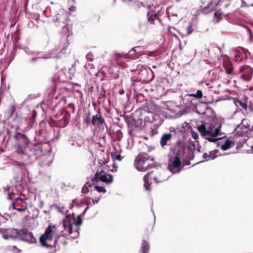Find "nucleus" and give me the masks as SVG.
I'll return each mask as SVG.
<instances>
[{"label": "nucleus", "mask_w": 253, "mask_h": 253, "mask_svg": "<svg viewBox=\"0 0 253 253\" xmlns=\"http://www.w3.org/2000/svg\"><path fill=\"white\" fill-rule=\"evenodd\" d=\"M69 9L70 11L75 10V7H74V6H71L69 8Z\"/></svg>", "instance_id": "55"}, {"label": "nucleus", "mask_w": 253, "mask_h": 253, "mask_svg": "<svg viewBox=\"0 0 253 253\" xmlns=\"http://www.w3.org/2000/svg\"><path fill=\"white\" fill-rule=\"evenodd\" d=\"M83 204H84L85 205H86L87 206H88V202L87 201H85L84 202V203H81V204H80V205L81 206V205H83Z\"/></svg>", "instance_id": "52"}, {"label": "nucleus", "mask_w": 253, "mask_h": 253, "mask_svg": "<svg viewBox=\"0 0 253 253\" xmlns=\"http://www.w3.org/2000/svg\"><path fill=\"white\" fill-rule=\"evenodd\" d=\"M169 132L168 133L172 134V136L173 135H175L176 132V130L175 128L174 127H172V126H171L169 128Z\"/></svg>", "instance_id": "35"}, {"label": "nucleus", "mask_w": 253, "mask_h": 253, "mask_svg": "<svg viewBox=\"0 0 253 253\" xmlns=\"http://www.w3.org/2000/svg\"><path fill=\"white\" fill-rule=\"evenodd\" d=\"M18 47L28 55H32L36 53L35 51L31 50L28 47L25 45H18Z\"/></svg>", "instance_id": "26"}, {"label": "nucleus", "mask_w": 253, "mask_h": 253, "mask_svg": "<svg viewBox=\"0 0 253 253\" xmlns=\"http://www.w3.org/2000/svg\"><path fill=\"white\" fill-rule=\"evenodd\" d=\"M8 198L9 199H11L12 198L11 197L10 194L9 193H8Z\"/></svg>", "instance_id": "58"}, {"label": "nucleus", "mask_w": 253, "mask_h": 253, "mask_svg": "<svg viewBox=\"0 0 253 253\" xmlns=\"http://www.w3.org/2000/svg\"><path fill=\"white\" fill-rule=\"evenodd\" d=\"M64 209V207H59L58 211L60 212H64V211H63Z\"/></svg>", "instance_id": "51"}, {"label": "nucleus", "mask_w": 253, "mask_h": 253, "mask_svg": "<svg viewBox=\"0 0 253 253\" xmlns=\"http://www.w3.org/2000/svg\"><path fill=\"white\" fill-rule=\"evenodd\" d=\"M249 108L251 111H253V104L249 105Z\"/></svg>", "instance_id": "56"}, {"label": "nucleus", "mask_w": 253, "mask_h": 253, "mask_svg": "<svg viewBox=\"0 0 253 253\" xmlns=\"http://www.w3.org/2000/svg\"><path fill=\"white\" fill-rule=\"evenodd\" d=\"M232 144H233L232 141L229 140V139H226L224 142H220V143L217 144V146L219 147L222 150L225 151L231 147Z\"/></svg>", "instance_id": "18"}, {"label": "nucleus", "mask_w": 253, "mask_h": 253, "mask_svg": "<svg viewBox=\"0 0 253 253\" xmlns=\"http://www.w3.org/2000/svg\"><path fill=\"white\" fill-rule=\"evenodd\" d=\"M193 31V24L191 22L189 23V25L187 27L186 29V34L189 35L191 34Z\"/></svg>", "instance_id": "29"}, {"label": "nucleus", "mask_w": 253, "mask_h": 253, "mask_svg": "<svg viewBox=\"0 0 253 253\" xmlns=\"http://www.w3.org/2000/svg\"><path fill=\"white\" fill-rule=\"evenodd\" d=\"M218 152L217 150H214L209 152V153H205L203 155V158L206 161L213 160L218 156Z\"/></svg>", "instance_id": "17"}, {"label": "nucleus", "mask_w": 253, "mask_h": 253, "mask_svg": "<svg viewBox=\"0 0 253 253\" xmlns=\"http://www.w3.org/2000/svg\"><path fill=\"white\" fill-rule=\"evenodd\" d=\"M248 32H249V33L250 34V39H251L252 38V33H251V30L250 29H248Z\"/></svg>", "instance_id": "54"}, {"label": "nucleus", "mask_w": 253, "mask_h": 253, "mask_svg": "<svg viewBox=\"0 0 253 253\" xmlns=\"http://www.w3.org/2000/svg\"><path fill=\"white\" fill-rule=\"evenodd\" d=\"M68 17V13L64 10H60L58 13L55 15L53 21L55 25L57 27H61L64 29H67L68 27H67V19Z\"/></svg>", "instance_id": "9"}, {"label": "nucleus", "mask_w": 253, "mask_h": 253, "mask_svg": "<svg viewBox=\"0 0 253 253\" xmlns=\"http://www.w3.org/2000/svg\"><path fill=\"white\" fill-rule=\"evenodd\" d=\"M240 127L241 128L243 129V128H248L249 127V126L248 125H245L243 124L240 125Z\"/></svg>", "instance_id": "44"}, {"label": "nucleus", "mask_w": 253, "mask_h": 253, "mask_svg": "<svg viewBox=\"0 0 253 253\" xmlns=\"http://www.w3.org/2000/svg\"><path fill=\"white\" fill-rule=\"evenodd\" d=\"M27 198H21L17 197L15 199L12 204V208L19 211H23L27 209V204L26 201Z\"/></svg>", "instance_id": "12"}, {"label": "nucleus", "mask_w": 253, "mask_h": 253, "mask_svg": "<svg viewBox=\"0 0 253 253\" xmlns=\"http://www.w3.org/2000/svg\"><path fill=\"white\" fill-rule=\"evenodd\" d=\"M154 119H153V117H152V120H150L149 118L148 117H145V120H144V121L145 122H152V121H153Z\"/></svg>", "instance_id": "42"}, {"label": "nucleus", "mask_w": 253, "mask_h": 253, "mask_svg": "<svg viewBox=\"0 0 253 253\" xmlns=\"http://www.w3.org/2000/svg\"><path fill=\"white\" fill-rule=\"evenodd\" d=\"M92 56V54L90 53H89L86 55V58L88 61H92V60H93Z\"/></svg>", "instance_id": "40"}, {"label": "nucleus", "mask_w": 253, "mask_h": 253, "mask_svg": "<svg viewBox=\"0 0 253 253\" xmlns=\"http://www.w3.org/2000/svg\"><path fill=\"white\" fill-rule=\"evenodd\" d=\"M91 122L93 126H96L97 127H101L105 123L104 119L102 117L100 111L98 112L97 114L92 116Z\"/></svg>", "instance_id": "16"}, {"label": "nucleus", "mask_w": 253, "mask_h": 253, "mask_svg": "<svg viewBox=\"0 0 253 253\" xmlns=\"http://www.w3.org/2000/svg\"><path fill=\"white\" fill-rule=\"evenodd\" d=\"M251 6H253V3L251 5Z\"/></svg>", "instance_id": "63"}, {"label": "nucleus", "mask_w": 253, "mask_h": 253, "mask_svg": "<svg viewBox=\"0 0 253 253\" xmlns=\"http://www.w3.org/2000/svg\"><path fill=\"white\" fill-rule=\"evenodd\" d=\"M147 16L148 21L151 23H154V21L158 18L157 14L152 11L151 10L147 11Z\"/></svg>", "instance_id": "21"}, {"label": "nucleus", "mask_w": 253, "mask_h": 253, "mask_svg": "<svg viewBox=\"0 0 253 253\" xmlns=\"http://www.w3.org/2000/svg\"><path fill=\"white\" fill-rule=\"evenodd\" d=\"M68 107L69 108L71 109L73 112H74L75 110V107L74 106V104L72 103H70L68 104Z\"/></svg>", "instance_id": "38"}, {"label": "nucleus", "mask_w": 253, "mask_h": 253, "mask_svg": "<svg viewBox=\"0 0 253 253\" xmlns=\"http://www.w3.org/2000/svg\"><path fill=\"white\" fill-rule=\"evenodd\" d=\"M0 234L2 235V237L5 240L9 239H15L18 238L21 240L30 243H35L36 242V239L33 235L32 233L28 232L25 228L19 230L15 229H6L0 228Z\"/></svg>", "instance_id": "2"}, {"label": "nucleus", "mask_w": 253, "mask_h": 253, "mask_svg": "<svg viewBox=\"0 0 253 253\" xmlns=\"http://www.w3.org/2000/svg\"><path fill=\"white\" fill-rule=\"evenodd\" d=\"M43 204V202L42 201L41 202V207H42V206Z\"/></svg>", "instance_id": "60"}, {"label": "nucleus", "mask_w": 253, "mask_h": 253, "mask_svg": "<svg viewBox=\"0 0 253 253\" xmlns=\"http://www.w3.org/2000/svg\"><path fill=\"white\" fill-rule=\"evenodd\" d=\"M27 147L26 144L18 143L16 146V152L19 155V165L26 169V166L31 163V157L27 154Z\"/></svg>", "instance_id": "6"}, {"label": "nucleus", "mask_w": 253, "mask_h": 253, "mask_svg": "<svg viewBox=\"0 0 253 253\" xmlns=\"http://www.w3.org/2000/svg\"><path fill=\"white\" fill-rule=\"evenodd\" d=\"M89 191V189H87L86 191L84 192V193H86L87 192Z\"/></svg>", "instance_id": "61"}, {"label": "nucleus", "mask_w": 253, "mask_h": 253, "mask_svg": "<svg viewBox=\"0 0 253 253\" xmlns=\"http://www.w3.org/2000/svg\"><path fill=\"white\" fill-rule=\"evenodd\" d=\"M123 159V157L121 156V155H117L115 157V159L117 160H118L119 161H121Z\"/></svg>", "instance_id": "41"}, {"label": "nucleus", "mask_w": 253, "mask_h": 253, "mask_svg": "<svg viewBox=\"0 0 253 253\" xmlns=\"http://www.w3.org/2000/svg\"><path fill=\"white\" fill-rule=\"evenodd\" d=\"M153 78L151 79H148L147 78H143V79H141V80H142L143 81H151L152 80Z\"/></svg>", "instance_id": "50"}, {"label": "nucleus", "mask_w": 253, "mask_h": 253, "mask_svg": "<svg viewBox=\"0 0 253 253\" xmlns=\"http://www.w3.org/2000/svg\"><path fill=\"white\" fill-rule=\"evenodd\" d=\"M93 182H97L101 181L106 183H111L113 180V178L112 175L108 174L104 170H101L100 172L97 171L93 177L92 178Z\"/></svg>", "instance_id": "10"}, {"label": "nucleus", "mask_w": 253, "mask_h": 253, "mask_svg": "<svg viewBox=\"0 0 253 253\" xmlns=\"http://www.w3.org/2000/svg\"><path fill=\"white\" fill-rule=\"evenodd\" d=\"M99 201V198H97V199H93L92 203L93 204H96L98 203Z\"/></svg>", "instance_id": "47"}, {"label": "nucleus", "mask_w": 253, "mask_h": 253, "mask_svg": "<svg viewBox=\"0 0 253 253\" xmlns=\"http://www.w3.org/2000/svg\"><path fill=\"white\" fill-rule=\"evenodd\" d=\"M142 75H147L148 74V71L146 70H143L141 71Z\"/></svg>", "instance_id": "48"}, {"label": "nucleus", "mask_w": 253, "mask_h": 253, "mask_svg": "<svg viewBox=\"0 0 253 253\" xmlns=\"http://www.w3.org/2000/svg\"><path fill=\"white\" fill-rule=\"evenodd\" d=\"M249 6H250V5L249 4H248L247 3V2L246 1H245V0H242L241 1V7H249Z\"/></svg>", "instance_id": "39"}, {"label": "nucleus", "mask_w": 253, "mask_h": 253, "mask_svg": "<svg viewBox=\"0 0 253 253\" xmlns=\"http://www.w3.org/2000/svg\"><path fill=\"white\" fill-rule=\"evenodd\" d=\"M92 186L91 184L88 182H86L85 184L84 185V187L83 188L82 192L85 190V188H87V187H91Z\"/></svg>", "instance_id": "37"}, {"label": "nucleus", "mask_w": 253, "mask_h": 253, "mask_svg": "<svg viewBox=\"0 0 253 253\" xmlns=\"http://www.w3.org/2000/svg\"><path fill=\"white\" fill-rule=\"evenodd\" d=\"M1 214L0 213V218H1ZM1 222H4V219H2L0 218V224Z\"/></svg>", "instance_id": "57"}, {"label": "nucleus", "mask_w": 253, "mask_h": 253, "mask_svg": "<svg viewBox=\"0 0 253 253\" xmlns=\"http://www.w3.org/2000/svg\"><path fill=\"white\" fill-rule=\"evenodd\" d=\"M214 8V6H212V2H211L208 6H205L204 8V11L206 10L207 9H209V11H212V9Z\"/></svg>", "instance_id": "36"}, {"label": "nucleus", "mask_w": 253, "mask_h": 253, "mask_svg": "<svg viewBox=\"0 0 253 253\" xmlns=\"http://www.w3.org/2000/svg\"><path fill=\"white\" fill-rule=\"evenodd\" d=\"M136 51V50L135 49V47L132 48L128 52V53L127 54H126L125 55V57L126 58H133V54L132 52H133V53H135Z\"/></svg>", "instance_id": "28"}, {"label": "nucleus", "mask_w": 253, "mask_h": 253, "mask_svg": "<svg viewBox=\"0 0 253 253\" xmlns=\"http://www.w3.org/2000/svg\"><path fill=\"white\" fill-rule=\"evenodd\" d=\"M150 250V244L148 242L145 240L142 241L140 246V251L142 253H149Z\"/></svg>", "instance_id": "20"}, {"label": "nucleus", "mask_w": 253, "mask_h": 253, "mask_svg": "<svg viewBox=\"0 0 253 253\" xmlns=\"http://www.w3.org/2000/svg\"><path fill=\"white\" fill-rule=\"evenodd\" d=\"M192 136H193L194 139H197L198 137V134L197 133H196V132H193L192 133Z\"/></svg>", "instance_id": "43"}, {"label": "nucleus", "mask_w": 253, "mask_h": 253, "mask_svg": "<svg viewBox=\"0 0 253 253\" xmlns=\"http://www.w3.org/2000/svg\"><path fill=\"white\" fill-rule=\"evenodd\" d=\"M95 189H96V190H97L99 192H103V193L106 192V189L103 186L96 185L95 186Z\"/></svg>", "instance_id": "30"}, {"label": "nucleus", "mask_w": 253, "mask_h": 253, "mask_svg": "<svg viewBox=\"0 0 253 253\" xmlns=\"http://www.w3.org/2000/svg\"><path fill=\"white\" fill-rule=\"evenodd\" d=\"M172 138V135L171 133H165L163 134L160 141L161 147L165 148V146L170 145Z\"/></svg>", "instance_id": "14"}, {"label": "nucleus", "mask_w": 253, "mask_h": 253, "mask_svg": "<svg viewBox=\"0 0 253 253\" xmlns=\"http://www.w3.org/2000/svg\"><path fill=\"white\" fill-rule=\"evenodd\" d=\"M223 67L225 69L226 73L228 74H230L233 72V67L230 61H224L223 62Z\"/></svg>", "instance_id": "22"}, {"label": "nucleus", "mask_w": 253, "mask_h": 253, "mask_svg": "<svg viewBox=\"0 0 253 253\" xmlns=\"http://www.w3.org/2000/svg\"><path fill=\"white\" fill-rule=\"evenodd\" d=\"M82 223V219L80 215H78L76 219L72 217L70 214L66 213L65 218L63 221V226L69 233H72L73 224L80 225Z\"/></svg>", "instance_id": "7"}, {"label": "nucleus", "mask_w": 253, "mask_h": 253, "mask_svg": "<svg viewBox=\"0 0 253 253\" xmlns=\"http://www.w3.org/2000/svg\"><path fill=\"white\" fill-rule=\"evenodd\" d=\"M125 2H129L130 4L134 7V8L140 7L141 6H143V3L138 1L135 0H122Z\"/></svg>", "instance_id": "23"}, {"label": "nucleus", "mask_w": 253, "mask_h": 253, "mask_svg": "<svg viewBox=\"0 0 253 253\" xmlns=\"http://www.w3.org/2000/svg\"><path fill=\"white\" fill-rule=\"evenodd\" d=\"M66 49V47L65 46H64L63 47V49L61 51L58 52L57 51L58 49H56L55 50H51L49 53L43 56L42 57H40V59H47L49 58H57L59 59L60 56L61 54H64V50H65Z\"/></svg>", "instance_id": "15"}, {"label": "nucleus", "mask_w": 253, "mask_h": 253, "mask_svg": "<svg viewBox=\"0 0 253 253\" xmlns=\"http://www.w3.org/2000/svg\"><path fill=\"white\" fill-rule=\"evenodd\" d=\"M217 12H216L214 13V15H215V16H216V15H217Z\"/></svg>", "instance_id": "62"}, {"label": "nucleus", "mask_w": 253, "mask_h": 253, "mask_svg": "<svg viewBox=\"0 0 253 253\" xmlns=\"http://www.w3.org/2000/svg\"><path fill=\"white\" fill-rule=\"evenodd\" d=\"M252 130H253V126H252Z\"/></svg>", "instance_id": "64"}, {"label": "nucleus", "mask_w": 253, "mask_h": 253, "mask_svg": "<svg viewBox=\"0 0 253 253\" xmlns=\"http://www.w3.org/2000/svg\"><path fill=\"white\" fill-rule=\"evenodd\" d=\"M142 120H138L137 121H136L135 119H133L131 121V122L130 123V124H132V125L134 127H138L139 126H142Z\"/></svg>", "instance_id": "27"}, {"label": "nucleus", "mask_w": 253, "mask_h": 253, "mask_svg": "<svg viewBox=\"0 0 253 253\" xmlns=\"http://www.w3.org/2000/svg\"><path fill=\"white\" fill-rule=\"evenodd\" d=\"M234 103L236 106H241L245 110H246L248 108V104L245 101H242L236 99L234 100Z\"/></svg>", "instance_id": "25"}, {"label": "nucleus", "mask_w": 253, "mask_h": 253, "mask_svg": "<svg viewBox=\"0 0 253 253\" xmlns=\"http://www.w3.org/2000/svg\"><path fill=\"white\" fill-rule=\"evenodd\" d=\"M74 205H75L77 207H80V204L79 203V202L77 201V199H74L73 201H72V204H71L70 206V207L69 208L70 209H72V208L74 207Z\"/></svg>", "instance_id": "31"}, {"label": "nucleus", "mask_w": 253, "mask_h": 253, "mask_svg": "<svg viewBox=\"0 0 253 253\" xmlns=\"http://www.w3.org/2000/svg\"><path fill=\"white\" fill-rule=\"evenodd\" d=\"M10 217V215L7 213H4L3 214L1 215V219H4V222L8 220V219Z\"/></svg>", "instance_id": "34"}, {"label": "nucleus", "mask_w": 253, "mask_h": 253, "mask_svg": "<svg viewBox=\"0 0 253 253\" xmlns=\"http://www.w3.org/2000/svg\"><path fill=\"white\" fill-rule=\"evenodd\" d=\"M16 111V107L14 105H11L9 108L4 112L5 118L6 119L10 118Z\"/></svg>", "instance_id": "19"}, {"label": "nucleus", "mask_w": 253, "mask_h": 253, "mask_svg": "<svg viewBox=\"0 0 253 253\" xmlns=\"http://www.w3.org/2000/svg\"><path fill=\"white\" fill-rule=\"evenodd\" d=\"M253 72V69L248 65L241 67L240 68V72L242 73L241 79L244 81H250L252 77Z\"/></svg>", "instance_id": "13"}, {"label": "nucleus", "mask_w": 253, "mask_h": 253, "mask_svg": "<svg viewBox=\"0 0 253 253\" xmlns=\"http://www.w3.org/2000/svg\"><path fill=\"white\" fill-rule=\"evenodd\" d=\"M84 122L87 125H89L90 124V121L89 120V118L87 117L84 119Z\"/></svg>", "instance_id": "46"}, {"label": "nucleus", "mask_w": 253, "mask_h": 253, "mask_svg": "<svg viewBox=\"0 0 253 253\" xmlns=\"http://www.w3.org/2000/svg\"><path fill=\"white\" fill-rule=\"evenodd\" d=\"M234 59L235 61L240 62L242 60L241 54L240 53H237L234 57Z\"/></svg>", "instance_id": "33"}, {"label": "nucleus", "mask_w": 253, "mask_h": 253, "mask_svg": "<svg viewBox=\"0 0 253 253\" xmlns=\"http://www.w3.org/2000/svg\"><path fill=\"white\" fill-rule=\"evenodd\" d=\"M185 97H194L196 98L201 99L203 97V93L201 90H198L196 93L187 94L184 96Z\"/></svg>", "instance_id": "24"}, {"label": "nucleus", "mask_w": 253, "mask_h": 253, "mask_svg": "<svg viewBox=\"0 0 253 253\" xmlns=\"http://www.w3.org/2000/svg\"><path fill=\"white\" fill-rule=\"evenodd\" d=\"M69 70L71 73H74L75 71V67H74V65H73L72 67L71 68H69Z\"/></svg>", "instance_id": "45"}, {"label": "nucleus", "mask_w": 253, "mask_h": 253, "mask_svg": "<svg viewBox=\"0 0 253 253\" xmlns=\"http://www.w3.org/2000/svg\"><path fill=\"white\" fill-rule=\"evenodd\" d=\"M149 160L153 161L154 158L152 156L149 157L146 153L139 154L135 159V168L138 171H145L155 167L153 164H151L149 163Z\"/></svg>", "instance_id": "5"}, {"label": "nucleus", "mask_w": 253, "mask_h": 253, "mask_svg": "<svg viewBox=\"0 0 253 253\" xmlns=\"http://www.w3.org/2000/svg\"><path fill=\"white\" fill-rule=\"evenodd\" d=\"M183 151L180 149L176 150L174 159L168 165L169 170L172 173H178L180 171L181 162L180 159L183 157Z\"/></svg>", "instance_id": "8"}, {"label": "nucleus", "mask_w": 253, "mask_h": 253, "mask_svg": "<svg viewBox=\"0 0 253 253\" xmlns=\"http://www.w3.org/2000/svg\"><path fill=\"white\" fill-rule=\"evenodd\" d=\"M31 152L39 161V164L42 166H49L52 162V149L48 144L35 147Z\"/></svg>", "instance_id": "3"}, {"label": "nucleus", "mask_w": 253, "mask_h": 253, "mask_svg": "<svg viewBox=\"0 0 253 253\" xmlns=\"http://www.w3.org/2000/svg\"><path fill=\"white\" fill-rule=\"evenodd\" d=\"M40 58H41V57H33V58H32L30 60V61H31V62H34V61H35L36 60H37V59H40Z\"/></svg>", "instance_id": "49"}, {"label": "nucleus", "mask_w": 253, "mask_h": 253, "mask_svg": "<svg viewBox=\"0 0 253 253\" xmlns=\"http://www.w3.org/2000/svg\"><path fill=\"white\" fill-rule=\"evenodd\" d=\"M80 228L79 227H77V229L76 231L73 232L72 231V233H69L70 234H73V235L71 236V237L72 238H76L79 234V230Z\"/></svg>", "instance_id": "32"}, {"label": "nucleus", "mask_w": 253, "mask_h": 253, "mask_svg": "<svg viewBox=\"0 0 253 253\" xmlns=\"http://www.w3.org/2000/svg\"><path fill=\"white\" fill-rule=\"evenodd\" d=\"M88 208H89V206H87L86 207V208L84 209V211H83V213L84 214L86 213V211H87V209H88Z\"/></svg>", "instance_id": "53"}, {"label": "nucleus", "mask_w": 253, "mask_h": 253, "mask_svg": "<svg viewBox=\"0 0 253 253\" xmlns=\"http://www.w3.org/2000/svg\"><path fill=\"white\" fill-rule=\"evenodd\" d=\"M9 187H7L6 189H4V191H8L9 190Z\"/></svg>", "instance_id": "59"}, {"label": "nucleus", "mask_w": 253, "mask_h": 253, "mask_svg": "<svg viewBox=\"0 0 253 253\" xmlns=\"http://www.w3.org/2000/svg\"><path fill=\"white\" fill-rule=\"evenodd\" d=\"M60 236V235L58 233L57 227L55 225H49L45 229L44 233L41 236L40 240L42 246L51 248L53 245L47 244L46 241L51 240L52 237H54L55 238L54 243V245Z\"/></svg>", "instance_id": "4"}, {"label": "nucleus", "mask_w": 253, "mask_h": 253, "mask_svg": "<svg viewBox=\"0 0 253 253\" xmlns=\"http://www.w3.org/2000/svg\"><path fill=\"white\" fill-rule=\"evenodd\" d=\"M151 172H148L146 174H145L144 176L143 180L144 181V187L145 190L147 191H150L151 190V185L152 182V177L151 176ZM168 177H166L163 178H161L159 180H158V178L157 177H153V178L155 180L156 183L161 182L167 180L168 178Z\"/></svg>", "instance_id": "11"}, {"label": "nucleus", "mask_w": 253, "mask_h": 253, "mask_svg": "<svg viewBox=\"0 0 253 253\" xmlns=\"http://www.w3.org/2000/svg\"><path fill=\"white\" fill-rule=\"evenodd\" d=\"M222 122L221 119H216L210 124L202 123L197 126V130L202 137L210 142H215L226 137L221 132Z\"/></svg>", "instance_id": "1"}]
</instances>
